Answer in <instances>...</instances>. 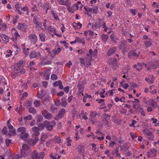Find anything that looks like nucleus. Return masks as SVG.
<instances>
[{
	"mask_svg": "<svg viewBox=\"0 0 159 159\" xmlns=\"http://www.w3.org/2000/svg\"><path fill=\"white\" fill-rule=\"evenodd\" d=\"M116 48L115 47L110 48L108 51L107 55L108 56H110L112 54L115 53L116 51Z\"/></svg>",
	"mask_w": 159,
	"mask_h": 159,
	"instance_id": "4468645a",
	"label": "nucleus"
},
{
	"mask_svg": "<svg viewBox=\"0 0 159 159\" xmlns=\"http://www.w3.org/2000/svg\"><path fill=\"white\" fill-rule=\"evenodd\" d=\"M66 110L64 109H62L59 112L58 114V116L59 118H62L63 117L64 114L66 113Z\"/></svg>",
	"mask_w": 159,
	"mask_h": 159,
	"instance_id": "b1692460",
	"label": "nucleus"
},
{
	"mask_svg": "<svg viewBox=\"0 0 159 159\" xmlns=\"http://www.w3.org/2000/svg\"><path fill=\"white\" fill-rule=\"evenodd\" d=\"M108 38V36L107 35L103 34L102 36V39L104 41H106Z\"/></svg>",
	"mask_w": 159,
	"mask_h": 159,
	"instance_id": "49530a36",
	"label": "nucleus"
},
{
	"mask_svg": "<svg viewBox=\"0 0 159 159\" xmlns=\"http://www.w3.org/2000/svg\"><path fill=\"white\" fill-rule=\"evenodd\" d=\"M98 10V7L97 6L94 7L93 8H90L89 9V12L91 13H97Z\"/></svg>",
	"mask_w": 159,
	"mask_h": 159,
	"instance_id": "412c9836",
	"label": "nucleus"
},
{
	"mask_svg": "<svg viewBox=\"0 0 159 159\" xmlns=\"http://www.w3.org/2000/svg\"><path fill=\"white\" fill-rule=\"evenodd\" d=\"M93 32L90 30L85 31L84 32V34L85 36H87L88 34L92 36L93 35Z\"/></svg>",
	"mask_w": 159,
	"mask_h": 159,
	"instance_id": "de8ad7c7",
	"label": "nucleus"
},
{
	"mask_svg": "<svg viewBox=\"0 0 159 159\" xmlns=\"http://www.w3.org/2000/svg\"><path fill=\"white\" fill-rule=\"evenodd\" d=\"M38 128L39 129V130H42L44 129L45 127L44 125V124H41L38 126Z\"/></svg>",
	"mask_w": 159,
	"mask_h": 159,
	"instance_id": "bf43d9fd",
	"label": "nucleus"
},
{
	"mask_svg": "<svg viewBox=\"0 0 159 159\" xmlns=\"http://www.w3.org/2000/svg\"><path fill=\"white\" fill-rule=\"evenodd\" d=\"M151 106H153L154 108H156L157 107V103L153 100H152V103H151Z\"/></svg>",
	"mask_w": 159,
	"mask_h": 159,
	"instance_id": "0e129e2a",
	"label": "nucleus"
},
{
	"mask_svg": "<svg viewBox=\"0 0 159 159\" xmlns=\"http://www.w3.org/2000/svg\"><path fill=\"white\" fill-rule=\"evenodd\" d=\"M25 24L20 23L18 25V28L20 30H23V28L25 27Z\"/></svg>",
	"mask_w": 159,
	"mask_h": 159,
	"instance_id": "c03bdc74",
	"label": "nucleus"
},
{
	"mask_svg": "<svg viewBox=\"0 0 159 159\" xmlns=\"http://www.w3.org/2000/svg\"><path fill=\"white\" fill-rule=\"evenodd\" d=\"M40 16H36L34 17L33 21L34 22L36 23L38 22L39 20Z\"/></svg>",
	"mask_w": 159,
	"mask_h": 159,
	"instance_id": "09e8293b",
	"label": "nucleus"
},
{
	"mask_svg": "<svg viewBox=\"0 0 159 159\" xmlns=\"http://www.w3.org/2000/svg\"><path fill=\"white\" fill-rule=\"evenodd\" d=\"M39 36L40 37V39L43 42H45V41L46 36L44 33L40 34H39Z\"/></svg>",
	"mask_w": 159,
	"mask_h": 159,
	"instance_id": "c756f323",
	"label": "nucleus"
},
{
	"mask_svg": "<svg viewBox=\"0 0 159 159\" xmlns=\"http://www.w3.org/2000/svg\"><path fill=\"white\" fill-rule=\"evenodd\" d=\"M43 120V117L41 115L37 117V121L38 122H40Z\"/></svg>",
	"mask_w": 159,
	"mask_h": 159,
	"instance_id": "680f3d73",
	"label": "nucleus"
},
{
	"mask_svg": "<svg viewBox=\"0 0 159 159\" xmlns=\"http://www.w3.org/2000/svg\"><path fill=\"white\" fill-rule=\"evenodd\" d=\"M32 130L33 132V134L36 137L39 135L40 133L39 131V129L38 127H34L32 128Z\"/></svg>",
	"mask_w": 159,
	"mask_h": 159,
	"instance_id": "ddd939ff",
	"label": "nucleus"
},
{
	"mask_svg": "<svg viewBox=\"0 0 159 159\" xmlns=\"http://www.w3.org/2000/svg\"><path fill=\"white\" fill-rule=\"evenodd\" d=\"M139 112L140 113L141 115L143 116H145V113L144 111L143 110V108H139Z\"/></svg>",
	"mask_w": 159,
	"mask_h": 159,
	"instance_id": "3c124183",
	"label": "nucleus"
},
{
	"mask_svg": "<svg viewBox=\"0 0 159 159\" xmlns=\"http://www.w3.org/2000/svg\"><path fill=\"white\" fill-rule=\"evenodd\" d=\"M149 65L153 69H155L159 67V63L157 60H154L149 62Z\"/></svg>",
	"mask_w": 159,
	"mask_h": 159,
	"instance_id": "1a4fd4ad",
	"label": "nucleus"
},
{
	"mask_svg": "<svg viewBox=\"0 0 159 159\" xmlns=\"http://www.w3.org/2000/svg\"><path fill=\"white\" fill-rule=\"evenodd\" d=\"M124 89H127L129 87V85L128 84L125 83L124 84H122L121 86Z\"/></svg>",
	"mask_w": 159,
	"mask_h": 159,
	"instance_id": "774afa93",
	"label": "nucleus"
},
{
	"mask_svg": "<svg viewBox=\"0 0 159 159\" xmlns=\"http://www.w3.org/2000/svg\"><path fill=\"white\" fill-rule=\"evenodd\" d=\"M39 139L38 137H36L34 139H30L28 140V143L32 146H34L38 141Z\"/></svg>",
	"mask_w": 159,
	"mask_h": 159,
	"instance_id": "9b49d317",
	"label": "nucleus"
},
{
	"mask_svg": "<svg viewBox=\"0 0 159 159\" xmlns=\"http://www.w3.org/2000/svg\"><path fill=\"white\" fill-rule=\"evenodd\" d=\"M134 66L138 71H140L142 69V65L140 63H138L137 65H134Z\"/></svg>",
	"mask_w": 159,
	"mask_h": 159,
	"instance_id": "bb28decb",
	"label": "nucleus"
},
{
	"mask_svg": "<svg viewBox=\"0 0 159 159\" xmlns=\"http://www.w3.org/2000/svg\"><path fill=\"white\" fill-rule=\"evenodd\" d=\"M73 25L75 29H80L82 26V24H80V23L78 22L77 23L74 22L73 23Z\"/></svg>",
	"mask_w": 159,
	"mask_h": 159,
	"instance_id": "cd10ccee",
	"label": "nucleus"
},
{
	"mask_svg": "<svg viewBox=\"0 0 159 159\" xmlns=\"http://www.w3.org/2000/svg\"><path fill=\"white\" fill-rule=\"evenodd\" d=\"M128 43L126 40H122L119 44L118 47L123 52H125L128 51Z\"/></svg>",
	"mask_w": 159,
	"mask_h": 159,
	"instance_id": "f03ea898",
	"label": "nucleus"
},
{
	"mask_svg": "<svg viewBox=\"0 0 159 159\" xmlns=\"http://www.w3.org/2000/svg\"><path fill=\"white\" fill-rule=\"evenodd\" d=\"M0 37L4 42L7 43L9 41V38L6 35L4 34H2L1 35Z\"/></svg>",
	"mask_w": 159,
	"mask_h": 159,
	"instance_id": "393cba45",
	"label": "nucleus"
},
{
	"mask_svg": "<svg viewBox=\"0 0 159 159\" xmlns=\"http://www.w3.org/2000/svg\"><path fill=\"white\" fill-rule=\"evenodd\" d=\"M109 64L113 67L114 70H116L117 67V60L115 58H110L108 60Z\"/></svg>",
	"mask_w": 159,
	"mask_h": 159,
	"instance_id": "7ed1b4c3",
	"label": "nucleus"
},
{
	"mask_svg": "<svg viewBox=\"0 0 159 159\" xmlns=\"http://www.w3.org/2000/svg\"><path fill=\"white\" fill-rule=\"evenodd\" d=\"M28 38L30 40L31 42V43L33 44H34L37 41V37L35 34H31Z\"/></svg>",
	"mask_w": 159,
	"mask_h": 159,
	"instance_id": "6e6552de",
	"label": "nucleus"
},
{
	"mask_svg": "<svg viewBox=\"0 0 159 159\" xmlns=\"http://www.w3.org/2000/svg\"><path fill=\"white\" fill-rule=\"evenodd\" d=\"M42 114L44 118L48 120H50L52 118V115L46 110L43 111Z\"/></svg>",
	"mask_w": 159,
	"mask_h": 159,
	"instance_id": "0eeeda50",
	"label": "nucleus"
},
{
	"mask_svg": "<svg viewBox=\"0 0 159 159\" xmlns=\"http://www.w3.org/2000/svg\"><path fill=\"white\" fill-rule=\"evenodd\" d=\"M45 155V153L44 152L38 153L36 150H34L30 154V157L33 159H42Z\"/></svg>",
	"mask_w": 159,
	"mask_h": 159,
	"instance_id": "f257e3e1",
	"label": "nucleus"
},
{
	"mask_svg": "<svg viewBox=\"0 0 159 159\" xmlns=\"http://www.w3.org/2000/svg\"><path fill=\"white\" fill-rule=\"evenodd\" d=\"M61 51V48H58L57 49L55 48L52 50V52L55 55H57Z\"/></svg>",
	"mask_w": 159,
	"mask_h": 159,
	"instance_id": "473e14b6",
	"label": "nucleus"
},
{
	"mask_svg": "<svg viewBox=\"0 0 159 159\" xmlns=\"http://www.w3.org/2000/svg\"><path fill=\"white\" fill-rule=\"evenodd\" d=\"M11 141L12 140L11 139H6L5 140L6 146H8L10 145V143L11 142Z\"/></svg>",
	"mask_w": 159,
	"mask_h": 159,
	"instance_id": "13d9d810",
	"label": "nucleus"
},
{
	"mask_svg": "<svg viewBox=\"0 0 159 159\" xmlns=\"http://www.w3.org/2000/svg\"><path fill=\"white\" fill-rule=\"evenodd\" d=\"M13 73H12V76L13 78L16 77L20 74H24L25 72V71L22 69H15Z\"/></svg>",
	"mask_w": 159,
	"mask_h": 159,
	"instance_id": "20e7f679",
	"label": "nucleus"
},
{
	"mask_svg": "<svg viewBox=\"0 0 159 159\" xmlns=\"http://www.w3.org/2000/svg\"><path fill=\"white\" fill-rule=\"evenodd\" d=\"M43 75L44 78L46 80H48L49 78L50 75L48 70H46L43 73Z\"/></svg>",
	"mask_w": 159,
	"mask_h": 159,
	"instance_id": "6ab92c4d",
	"label": "nucleus"
},
{
	"mask_svg": "<svg viewBox=\"0 0 159 159\" xmlns=\"http://www.w3.org/2000/svg\"><path fill=\"white\" fill-rule=\"evenodd\" d=\"M29 135L28 133H25L21 134L20 138L21 139H24V140H27Z\"/></svg>",
	"mask_w": 159,
	"mask_h": 159,
	"instance_id": "72a5a7b5",
	"label": "nucleus"
},
{
	"mask_svg": "<svg viewBox=\"0 0 159 159\" xmlns=\"http://www.w3.org/2000/svg\"><path fill=\"white\" fill-rule=\"evenodd\" d=\"M51 78L53 80H56L57 79V75L55 74H53L51 75Z\"/></svg>",
	"mask_w": 159,
	"mask_h": 159,
	"instance_id": "6e6d98bb",
	"label": "nucleus"
},
{
	"mask_svg": "<svg viewBox=\"0 0 159 159\" xmlns=\"http://www.w3.org/2000/svg\"><path fill=\"white\" fill-rule=\"evenodd\" d=\"M143 132L146 134L148 139L151 141L153 140L154 136L153 134L149 130L144 129L143 130Z\"/></svg>",
	"mask_w": 159,
	"mask_h": 159,
	"instance_id": "423d86ee",
	"label": "nucleus"
},
{
	"mask_svg": "<svg viewBox=\"0 0 159 159\" xmlns=\"http://www.w3.org/2000/svg\"><path fill=\"white\" fill-rule=\"evenodd\" d=\"M44 126L45 127H47L49 125H50V122L47 120H46L44 121Z\"/></svg>",
	"mask_w": 159,
	"mask_h": 159,
	"instance_id": "69168bd1",
	"label": "nucleus"
},
{
	"mask_svg": "<svg viewBox=\"0 0 159 159\" xmlns=\"http://www.w3.org/2000/svg\"><path fill=\"white\" fill-rule=\"evenodd\" d=\"M119 149V148L118 147H117L115 150L112 151V154L113 155H115L116 157L119 158H120L121 157V155L120 153H119L118 152Z\"/></svg>",
	"mask_w": 159,
	"mask_h": 159,
	"instance_id": "f3484780",
	"label": "nucleus"
},
{
	"mask_svg": "<svg viewBox=\"0 0 159 159\" xmlns=\"http://www.w3.org/2000/svg\"><path fill=\"white\" fill-rule=\"evenodd\" d=\"M34 105L36 107H39L40 105V102L39 100H36L34 102Z\"/></svg>",
	"mask_w": 159,
	"mask_h": 159,
	"instance_id": "a18cd8bd",
	"label": "nucleus"
},
{
	"mask_svg": "<svg viewBox=\"0 0 159 159\" xmlns=\"http://www.w3.org/2000/svg\"><path fill=\"white\" fill-rule=\"evenodd\" d=\"M133 103V107L134 109H139L140 108V105L139 103L138 102L135 101H132Z\"/></svg>",
	"mask_w": 159,
	"mask_h": 159,
	"instance_id": "4be33fe9",
	"label": "nucleus"
},
{
	"mask_svg": "<svg viewBox=\"0 0 159 159\" xmlns=\"http://www.w3.org/2000/svg\"><path fill=\"white\" fill-rule=\"evenodd\" d=\"M29 111L30 112L34 114L36 112V110L34 107H30L29 108Z\"/></svg>",
	"mask_w": 159,
	"mask_h": 159,
	"instance_id": "37998d69",
	"label": "nucleus"
},
{
	"mask_svg": "<svg viewBox=\"0 0 159 159\" xmlns=\"http://www.w3.org/2000/svg\"><path fill=\"white\" fill-rule=\"evenodd\" d=\"M32 118V116L31 115H29L27 116L24 117L23 119L27 121L31 120Z\"/></svg>",
	"mask_w": 159,
	"mask_h": 159,
	"instance_id": "8fccbe9b",
	"label": "nucleus"
},
{
	"mask_svg": "<svg viewBox=\"0 0 159 159\" xmlns=\"http://www.w3.org/2000/svg\"><path fill=\"white\" fill-rule=\"evenodd\" d=\"M43 9L46 10V13H47L48 10L49 8V5L48 3H45L43 6Z\"/></svg>",
	"mask_w": 159,
	"mask_h": 159,
	"instance_id": "c85d7f7f",
	"label": "nucleus"
},
{
	"mask_svg": "<svg viewBox=\"0 0 159 159\" xmlns=\"http://www.w3.org/2000/svg\"><path fill=\"white\" fill-rule=\"evenodd\" d=\"M32 102L29 100H27L25 103V106L26 108H29V107L31 106Z\"/></svg>",
	"mask_w": 159,
	"mask_h": 159,
	"instance_id": "a19ab883",
	"label": "nucleus"
},
{
	"mask_svg": "<svg viewBox=\"0 0 159 159\" xmlns=\"http://www.w3.org/2000/svg\"><path fill=\"white\" fill-rule=\"evenodd\" d=\"M7 131V128L6 127H4L2 130V133L3 134H6Z\"/></svg>",
	"mask_w": 159,
	"mask_h": 159,
	"instance_id": "e2e57ef3",
	"label": "nucleus"
},
{
	"mask_svg": "<svg viewBox=\"0 0 159 159\" xmlns=\"http://www.w3.org/2000/svg\"><path fill=\"white\" fill-rule=\"evenodd\" d=\"M85 59L87 61V64L88 66L91 65V61L92 60V57L91 55H89V54L87 53Z\"/></svg>",
	"mask_w": 159,
	"mask_h": 159,
	"instance_id": "a211bd4d",
	"label": "nucleus"
},
{
	"mask_svg": "<svg viewBox=\"0 0 159 159\" xmlns=\"http://www.w3.org/2000/svg\"><path fill=\"white\" fill-rule=\"evenodd\" d=\"M49 102L50 97L48 96L43 99V102L44 104H46V103Z\"/></svg>",
	"mask_w": 159,
	"mask_h": 159,
	"instance_id": "c9c22d12",
	"label": "nucleus"
},
{
	"mask_svg": "<svg viewBox=\"0 0 159 159\" xmlns=\"http://www.w3.org/2000/svg\"><path fill=\"white\" fill-rule=\"evenodd\" d=\"M77 148L79 150L78 152L79 153H83L84 150V146L82 144H80L77 147Z\"/></svg>",
	"mask_w": 159,
	"mask_h": 159,
	"instance_id": "5701e85b",
	"label": "nucleus"
},
{
	"mask_svg": "<svg viewBox=\"0 0 159 159\" xmlns=\"http://www.w3.org/2000/svg\"><path fill=\"white\" fill-rule=\"evenodd\" d=\"M75 41H77L79 43H82L83 45H85V42L84 39H81L80 38L76 37L75 39Z\"/></svg>",
	"mask_w": 159,
	"mask_h": 159,
	"instance_id": "a878e982",
	"label": "nucleus"
},
{
	"mask_svg": "<svg viewBox=\"0 0 159 159\" xmlns=\"http://www.w3.org/2000/svg\"><path fill=\"white\" fill-rule=\"evenodd\" d=\"M46 128L47 129L48 131H51L53 129V127L50 125L47 126Z\"/></svg>",
	"mask_w": 159,
	"mask_h": 159,
	"instance_id": "338daca9",
	"label": "nucleus"
},
{
	"mask_svg": "<svg viewBox=\"0 0 159 159\" xmlns=\"http://www.w3.org/2000/svg\"><path fill=\"white\" fill-rule=\"evenodd\" d=\"M28 151L25 150L24 149H22L21 152V155L22 157H25L28 155Z\"/></svg>",
	"mask_w": 159,
	"mask_h": 159,
	"instance_id": "2f4dec72",
	"label": "nucleus"
},
{
	"mask_svg": "<svg viewBox=\"0 0 159 159\" xmlns=\"http://www.w3.org/2000/svg\"><path fill=\"white\" fill-rule=\"evenodd\" d=\"M29 50L30 49L29 48H25L24 49L23 52L25 56H27L28 54Z\"/></svg>",
	"mask_w": 159,
	"mask_h": 159,
	"instance_id": "5fc2aeb1",
	"label": "nucleus"
},
{
	"mask_svg": "<svg viewBox=\"0 0 159 159\" xmlns=\"http://www.w3.org/2000/svg\"><path fill=\"white\" fill-rule=\"evenodd\" d=\"M37 54L36 52L34 51L31 52L30 55V57L31 59L34 58L36 57Z\"/></svg>",
	"mask_w": 159,
	"mask_h": 159,
	"instance_id": "e433bc0d",
	"label": "nucleus"
},
{
	"mask_svg": "<svg viewBox=\"0 0 159 159\" xmlns=\"http://www.w3.org/2000/svg\"><path fill=\"white\" fill-rule=\"evenodd\" d=\"M78 93H82V95L83 96V94L82 93L84 89V86L83 85L82 82H80L78 84Z\"/></svg>",
	"mask_w": 159,
	"mask_h": 159,
	"instance_id": "f8f14e48",
	"label": "nucleus"
},
{
	"mask_svg": "<svg viewBox=\"0 0 159 159\" xmlns=\"http://www.w3.org/2000/svg\"><path fill=\"white\" fill-rule=\"evenodd\" d=\"M9 131L12 133H15V129L11 125L8 126Z\"/></svg>",
	"mask_w": 159,
	"mask_h": 159,
	"instance_id": "4c0bfd02",
	"label": "nucleus"
},
{
	"mask_svg": "<svg viewBox=\"0 0 159 159\" xmlns=\"http://www.w3.org/2000/svg\"><path fill=\"white\" fill-rule=\"evenodd\" d=\"M102 117V120L106 125H108L109 124V120L110 119L111 116L108 114L106 113L103 114Z\"/></svg>",
	"mask_w": 159,
	"mask_h": 159,
	"instance_id": "39448f33",
	"label": "nucleus"
},
{
	"mask_svg": "<svg viewBox=\"0 0 159 159\" xmlns=\"http://www.w3.org/2000/svg\"><path fill=\"white\" fill-rule=\"evenodd\" d=\"M54 140L55 141L56 143H60L61 141L60 137L57 136H55Z\"/></svg>",
	"mask_w": 159,
	"mask_h": 159,
	"instance_id": "58836bf2",
	"label": "nucleus"
},
{
	"mask_svg": "<svg viewBox=\"0 0 159 159\" xmlns=\"http://www.w3.org/2000/svg\"><path fill=\"white\" fill-rule=\"evenodd\" d=\"M97 115V113L96 111H91L90 114V116L92 117H95Z\"/></svg>",
	"mask_w": 159,
	"mask_h": 159,
	"instance_id": "864d4df0",
	"label": "nucleus"
},
{
	"mask_svg": "<svg viewBox=\"0 0 159 159\" xmlns=\"http://www.w3.org/2000/svg\"><path fill=\"white\" fill-rule=\"evenodd\" d=\"M78 8V6L76 4H73L72 6L69 7L67 8L68 11L70 13H73Z\"/></svg>",
	"mask_w": 159,
	"mask_h": 159,
	"instance_id": "9d476101",
	"label": "nucleus"
},
{
	"mask_svg": "<svg viewBox=\"0 0 159 159\" xmlns=\"http://www.w3.org/2000/svg\"><path fill=\"white\" fill-rule=\"evenodd\" d=\"M92 26V28L93 30H95L101 27L100 25L98 22H96L95 24H92L91 23H89L88 25V27H89L90 26Z\"/></svg>",
	"mask_w": 159,
	"mask_h": 159,
	"instance_id": "2eb2a0df",
	"label": "nucleus"
},
{
	"mask_svg": "<svg viewBox=\"0 0 159 159\" xmlns=\"http://www.w3.org/2000/svg\"><path fill=\"white\" fill-rule=\"evenodd\" d=\"M59 3L61 5H66V2L64 0H58Z\"/></svg>",
	"mask_w": 159,
	"mask_h": 159,
	"instance_id": "052dcab7",
	"label": "nucleus"
},
{
	"mask_svg": "<svg viewBox=\"0 0 159 159\" xmlns=\"http://www.w3.org/2000/svg\"><path fill=\"white\" fill-rule=\"evenodd\" d=\"M20 5L19 3L16 4L15 6V7L16 9V10L21 15L22 14V12L20 10Z\"/></svg>",
	"mask_w": 159,
	"mask_h": 159,
	"instance_id": "f704fd0d",
	"label": "nucleus"
},
{
	"mask_svg": "<svg viewBox=\"0 0 159 159\" xmlns=\"http://www.w3.org/2000/svg\"><path fill=\"white\" fill-rule=\"evenodd\" d=\"M149 152H148L147 153V156L148 157H150V153H151L152 154V156H154L156 155L157 153V150L155 148H153L150 149L149 150Z\"/></svg>",
	"mask_w": 159,
	"mask_h": 159,
	"instance_id": "dca6fc26",
	"label": "nucleus"
},
{
	"mask_svg": "<svg viewBox=\"0 0 159 159\" xmlns=\"http://www.w3.org/2000/svg\"><path fill=\"white\" fill-rule=\"evenodd\" d=\"M17 131L19 132H21V134H25V129L24 127H20L17 129Z\"/></svg>",
	"mask_w": 159,
	"mask_h": 159,
	"instance_id": "7c9ffc66",
	"label": "nucleus"
},
{
	"mask_svg": "<svg viewBox=\"0 0 159 159\" xmlns=\"http://www.w3.org/2000/svg\"><path fill=\"white\" fill-rule=\"evenodd\" d=\"M22 63V62L19 61L15 66H12V68L13 67V69L14 70H15V69H22V67L21 66Z\"/></svg>",
	"mask_w": 159,
	"mask_h": 159,
	"instance_id": "aec40b11",
	"label": "nucleus"
},
{
	"mask_svg": "<svg viewBox=\"0 0 159 159\" xmlns=\"http://www.w3.org/2000/svg\"><path fill=\"white\" fill-rule=\"evenodd\" d=\"M29 147L28 145L27 144H23L22 147V149H24V150H25L28 151V149H29Z\"/></svg>",
	"mask_w": 159,
	"mask_h": 159,
	"instance_id": "603ef678",
	"label": "nucleus"
},
{
	"mask_svg": "<svg viewBox=\"0 0 159 159\" xmlns=\"http://www.w3.org/2000/svg\"><path fill=\"white\" fill-rule=\"evenodd\" d=\"M61 81L59 80L58 81H56L54 84L53 85L54 86H59L60 84H61Z\"/></svg>",
	"mask_w": 159,
	"mask_h": 159,
	"instance_id": "4d7b16f0",
	"label": "nucleus"
},
{
	"mask_svg": "<svg viewBox=\"0 0 159 159\" xmlns=\"http://www.w3.org/2000/svg\"><path fill=\"white\" fill-rule=\"evenodd\" d=\"M144 43L145 46L147 48H148L150 47L152 45V43L151 41H146L144 42Z\"/></svg>",
	"mask_w": 159,
	"mask_h": 159,
	"instance_id": "79ce46f5",
	"label": "nucleus"
},
{
	"mask_svg": "<svg viewBox=\"0 0 159 159\" xmlns=\"http://www.w3.org/2000/svg\"><path fill=\"white\" fill-rule=\"evenodd\" d=\"M51 13L53 15L54 19L55 20H59V19L56 13H55L53 11H51Z\"/></svg>",
	"mask_w": 159,
	"mask_h": 159,
	"instance_id": "ea45409f",
	"label": "nucleus"
}]
</instances>
